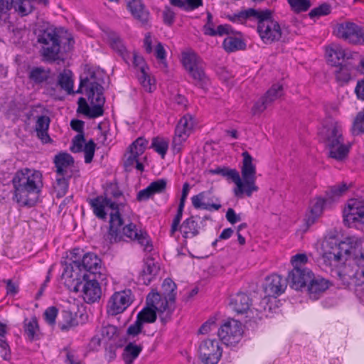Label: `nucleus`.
Wrapping results in <instances>:
<instances>
[{
    "mask_svg": "<svg viewBox=\"0 0 364 364\" xmlns=\"http://www.w3.org/2000/svg\"><path fill=\"white\" fill-rule=\"evenodd\" d=\"M70 262L66 264L61 279L68 288L77 290L79 279L94 277L107 279V271L97 254L85 252L82 249L74 248L70 251Z\"/></svg>",
    "mask_w": 364,
    "mask_h": 364,
    "instance_id": "obj_1",
    "label": "nucleus"
},
{
    "mask_svg": "<svg viewBox=\"0 0 364 364\" xmlns=\"http://www.w3.org/2000/svg\"><path fill=\"white\" fill-rule=\"evenodd\" d=\"M11 183L13 200L22 206H32L43 187L42 173L34 169L22 168L16 172Z\"/></svg>",
    "mask_w": 364,
    "mask_h": 364,
    "instance_id": "obj_2",
    "label": "nucleus"
},
{
    "mask_svg": "<svg viewBox=\"0 0 364 364\" xmlns=\"http://www.w3.org/2000/svg\"><path fill=\"white\" fill-rule=\"evenodd\" d=\"M90 205L94 215L99 219L105 220L107 219V213L106 208L111 209L109 213V222L108 232L105 235V242L112 243L120 239L121 235L119 228L124 223V220L119 213V210L124 207L123 203L112 201L111 198L103 195L97 196L93 198L87 200Z\"/></svg>",
    "mask_w": 364,
    "mask_h": 364,
    "instance_id": "obj_3",
    "label": "nucleus"
},
{
    "mask_svg": "<svg viewBox=\"0 0 364 364\" xmlns=\"http://www.w3.org/2000/svg\"><path fill=\"white\" fill-rule=\"evenodd\" d=\"M238 21L255 19L257 21V32L262 41L266 44L279 41L282 38V30L278 21L273 18L270 9H255L250 8L235 14Z\"/></svg>",
    "mask_w": 364,
    "mask_h": 364,
    "instance_id": "obj_4",
    "label": "nucleus"
},
{
    "mask_svg": "<svg viewBox=\"0 0 364 364\" xmlns=\"http://www.w3.org/2000/svg\"><path fill=\"white\" fill-rule=\"evenodd\" d=\"M162 293L152 291L146 296L149 305H156L159 311V320L166 325L172 318L176 309V284L170 278H166L161 287Z\"/></svg>",
    "mask_w": 364,
    "mask_h": 364,
    "instance_id": "obj_5",
    "label": "nucleus"
},
{
    "mask_svg": "<svg viewBox=\"0 0 364 364\" xmlns=\"http://www.w3.org/2000/svg\"><path fill=\"white\" fill-rule=\"evenodd\" d=\"M338 275L344 285L359 287L364 284V252L347 257L338 271Z\"/></svg>",
    "mask_w": 364,
    "mask_h": 364,
    "instance_id": "obj_6",
    "label": "nucleus"
},
{
    "mask_svg": "<svg viewBox=\"0 0 364 364\" xmlns=\"http://www.w3.org/2000/svg\"><path fill=\"white\" fill-rule=\"evenodd\" d=\"M37 41L42 45L41 55L47 60L55 61L60 50V40L56 29L47 27L40 29L37 34Z\"/></svg>",
    "mask_w": 364,
    "mask_h": 364,
    "instance_id": "obj_7",
    "label": "nucleus"
},
{
    "mask_svg": "<svg viewBox=\"0 0 364 364\" xmlns=\"http://www.w3.org/2000/svg\"><path fill=\"white\" fill-rule=\"evenodd\" d=\"M183 65L194 80V84L205 88L209 82V78L205 73V63L202 59L194 53H185L183 55Z\"/></svg>",
    "mask_w": 364,
    "mask_h": 364,
    "instance_id": "obj_8",
    "label": "nucleus"
},
{
    "mask_svg": "<svg viewBox=\"0 0 364 364\" xmlns=\"http://www.w3.org/2000/svg\"><path fill=\"white\" fill-rule=\"evenodd\" d=\"M242 166L241 168V173L243 178L242 181V196L245 194L247 197H250L253 192L258 191L256 186V166L253 164V158L245 151L242 152Z\"/></svg>",
    "mask_w": 364,
    "mask_h": 364,
    "instance_id": "obj_9",
    "label": "nucleus"
},
{
    "mask_svg": "<svg viewBox=\"0 0 364 364\" xmlns=\"http://www.w3.org/2000/svg\"><path fill=\"white\" fill-rule=\"evenodd\" d=\"M343 223L346 225L363 230L364 200L351 198L343 210Z\"/></svg>",
    "mask_w": 364,
    "mask_h": 364,
    "instance_id": "obj_10",
    "label": "nucleus"
},
{
    "mask_svg": "<svg viewBox=\"0 0 364 364\" xmlns=\"http://www.w3.org/2000/svg\"><path fill=\"white\" fill-rule=\"evenodd\" d=\"M106 279H100L94 277H87L85 279H79L77 290L74 288H68L70 291L74 292L82 293V298L87 304H93L98 301L102 296V289L100 283L105 281Z\"/></svg>",
    "mask_w": 364,
    "mask_h": 364,
    "instance_id": "obj_11",
    "label": "nucleus"
},
{
    "mask_svg": "<svg viewBox=\"0 0 364 364\" xmlns=\"http://www.w3.org/2000/svg\"><path fill=\"white\" fill-rule=\"evenodd\" d=\"M333 33L350 44L364 46V28L354 23L346 21L338 23Z\"/></svg>",
    "mask_w": 364,
    "mask_h": 364,
    "instance_id": "obj_12",
    "label": "nucleus"
},
{
    "mask_svg": "<svg viewBox=\"0 0 364 364\" xmlns=\"http://www.w3.org/2000/svg\"><path fill=\"white\" fill-rule=\"evenodd\" d=\"M123 225L124 223L119 228V231L121 235L120 239L116 242H113L112 244L120 242L123 240V237L125 236L131 240L136 241L137 243L143 247L144 252H151L153 250L152 241L146 231L138 230L136 225L132 223H130L122 228ZM105 242L107 245L110 244L107 242Z\"/></svg>",
    "mask_w": 364,
    "mask_h": 364,
    "instance_id": "obj_13",
    "label": "nucleus"
},
{
    "mask_svg": "<svg viewBox=\"0 0 364 364\" xmlns=\"http://www.w3.org/2000/svg\"><path fill=\"white\" fill-rule=\"evenodd\" d=\"M243 333L242 323L237 320L229 318L218 329V336L226 346H234L242 338Z\"/></svg>",
    "mask_w": 364,
    "mask_h": 364,
    "instance_id": "obj_14",
    "label": "nucleus"
},
{
    "mask_svg": "<svg viewBox=\"0 0 364 364\" xmlns=\"http://www.w3.org/2000/svg\"><path fill=\"white\" fill-rule=\"evenodd\" d=\"M194 123L191 115H184L178 122L175 134L172 140V149L174 153H179L183 149V144L190 136Z\"/></svg>",
    "mask_w": 364,
    "mask_h": 364,
    "instance_id": "obj_15",
    "label": "nucleus"
},
{
    "mask_svg": "<svg viewBox=\"0 0 364 364\" xmlns=\"http://www.w3.org/2000/svg\"><path fill=\"white\" fill-rule=\"evenodd\" d=\"M223 354L220 342L215 339H207L198 347V357L203 364H218Z\"/></svg>",
    "mask_w": 364,
    "mask_h": 364,
    "instance_id": "obj_16",
    "label": "nucleus"
},
{
    "mask_svg": "<svg viewBox=\"0 0 364 364\" xmlns=\"http://www.w3.org/2000/svg\"><path fill=\"white\" fill-rule=\"evenodd\" d=\"M132 302V298L130 290L115 292L108 301L107 312L109 315L116 316L124 311Z\"/></svg>",
    "mask_w": 364,
    "mask_h": 364,
    "instance_id": "obj_17",
    "label": "nucleus"
},
{
    "mask_svg": "<svg viewBox=\"0 0 364 364\" xmlns=\"http://www.w3.org/2000/svg\"><path fill=\"white\" fill-rule=\"evenodd\" d=\"M283 95V87L279 84H274L266 92L264 96L259 99L252 108L253 115L262 113L273 102Z\"/></svg>",
    "mask_w": 364,
    "mask_h": 364,
    "instance_id": "obj_18",
    "label": "nucleus"
},
{
    "mask_svg": "<svg viewBox=\"0 0 364 364\" xmlns=\"http://www.w3.org/2000/svg\"><path fill=\"white\" fill-rule=\"evenodd\" d=\"M326 55L328 63L336 67L348 62V60L353 59L355 55L357 56L358 53L343 49L338 44H332L326 48Z\"/></svg>",
    "mask_w": 364,
    "mask_h": 364,
    "instance_id": "obj_19",
    "label": "nucleus"
},
{
    "mask_svg": "<svg viewBox=\"0 0 364 364\" xmlns=\"http://www.w3.org/2000/svg\"><path fill=\"white\" fill-rule=\"evenodd\" d=\"M133 65L136 68L139 69L137 75L141 85L146 91L149 92H152V90L155 89V80L151 78L148 73L149 68L146 65L144 58L138 55L136 53H134Z\"/></svg>",
    "mask_w": 364,
    "mask_h": 364,
    "instance_id": "obj_20",
    "label": "nucleus"
},
{
    "mask_svg": "<svg viewBox=\"0 0 364 364\" xmlns=\"http://www.w3.org/2000/svg\"><path fill=\"white\" fill-rule=\"evenodd\" d=\"M96 144L92 139L85 143L84 134H77L72 140L70 151L73 153L84 151L85 162L90 164L93 159Z\"/></svg>",
    "mask_w": 364,
    "mask_h": 364,
    "instance_id": "obj_21",
    "label": "nucleus"
},
{
    "mask_svg": "<svg viewBox=\"0 0 364 364\" xmlns=\"http://www.w3.org/2000/svg\"><path fill=\"white\" fill-rule=\"evenodd\" d=\"M312 276V272L303 267H296L289 272L287 281L289 286L295 290H301L305 288Z\"/></svg>",
    "mask_w": 364,
    "mask_h": 364,
    "instance_id": "obj_22",
    "label": "nucleus"
},
{
    "mask_svg": "<svg viewBox=\"0 0 364 364\" xmlns=\"http://www.w3.org/2000/svg\"><path fill=\"white\" fill-rule=\"evenodd\" d=\"M210 173L213 175H220L228 181L235 183L236 187L233 192L235 196L237 198L242 197V181L240 176L239 172L235 168H230L226 166H218L214 169H210Z\"/></svg>",
    "mask_w": 364,
    "mask_h": 364,
    "instance_id": "obj_23",
    "label": "nucleus"
},
{
    "mask_svg": "<svg viewBox=\"0 0 364 364\" xmlns=\"http://www.w3.org/2000/svg\"><path fill=\"white\" fill-rule=\"evenodd\" d=\"M287 288V280L281 276L273 274L266 277L264 291L267 297H277L283 294Z\"/></svg>",
    "mask_w": 364,
    "mask_h": 364,
    "instance_id": "obj_24",
    "label": "nucleus"
},
{
    "mask_svg": "<svg viewBox=\"0 0 364 364\" xmlns=\"http://www.w3.org/2000/svg\"><path fill=\"white\" fill-rule=\"evenodd\" d=\"M55 174L72 177L73 174V167L75 161L73 157L67 152H60L53 158Z\"/></svg>",
    "mask_w": 364,
    "mask_h": 364,
    "instance_id": "obj_25",
    "label": "nucleus"
},
{
    "mask_svg": "<svg viewBox=\"0 0 364 364\" xmlns=\"http://www.w3.org/2000/svg\"><path fill=\"white\" fill-rule=\"evenodd\" d=\"M202 223L199 217L191 215L181 223L178 231L185 240L191 239L199 235Z\"/></svg>",
    "mask_w": 364,
    "mask_h": 364,
    "instance_id": "obj_26",
    "label": "nucleus"
},
{
    "mask_svg": "<svg viewBox=\"0 0 364 364\" xmlns=\"http://www.w3.org/2000/svg\"><path fill=\"white\" fill-rule=\"evenodd\" d=\"M51 70L43 66H33L29 68L28 78L29 81L37 86H43L49 83Z\"/></svg>",
    "mask_w": 364,
    "mask_h": 364,
    "instance_id": "obj_27",
    "label": "nucleus"
},
{
    "mask_svg": "<svg viewBox=\"0 0 364 364\" xmlns=\"http://www.w3.org/2000/svg\"><path fill=\"white\" fill-rule=\"evenodd\" d=\"M127 7L135 19L139 21L142 25L148 23L149 18V12L145 8L141 0H126Z\"/></svg>",
    "mask_w": 364,
    "mask_h": 364,
    "instance_id": "obj_28",
    "label": "nucleus"
},
{
    "mask_svg": "<svg viewBox=\"0 0 364 364\" xmlns=\"http://www.w3.org/2000/svg\"><path fill=\"white\" fill-rule=\"evenodd\" d=\"M105 33L111 48L128 63L129 55L120 36L113 31H107Z\"/></svg>",
    "mask_w": 364,
    "mask_h": 364,
    "instance_id": "obj_29",
    "label": "nucleus"
},
{
    "mask_svg": "<svg viewBox=\"0 0 364 364\" xmlns=\"http://www.w3.org/2000/svg\"><path fill=\"white\" fill-rule=\"evenodd\" d=\"M344 143L343 130L340 124L333 123L328 129L326 138V146L328 149H333L335 146H338Z\"/></svg>",
    "mask_w": 364,
    "mask_h": 364,
    "instance_id": "obj_30",
    "label": "nucleus"
},
{
    "mask_svg": "<svg viewBox=\"0 0 364 364\" xmlns=\"http://www.w3.org/2000/svg\"><path fill=\"white\" fill-rule=\"evenodd\" d=\"M87 97L91 106L98 107L101 109H104L105 98L103 95V87L100 83L95 81L90 83Z\"/></svg>",
    "mask_w": 364,
    "mask_h": 364,
    "instance_id": "obj_31",
    "label": "nucleus"
},
{
    "mask_svg": "<svg viewBox=\"0 0 364 364\" xmlns=\"http://www.w3.org/2000/svg\"><path fill=\"white\" fill-rule=\"evenodd\" d=\"M159 272V266L152 257H149L145 260L139 280L143 284L149 285Z\"/></svg>",
    "mask_w": 364,
    "mask_h": 364,
    "instance_id": "obj_32",
    "label": "nucleus"
},
{
    "mask_svg": "<svg viewBox=\"0 0 364 364\" xmlns=\"http://www.w3.org/2000/svg\"><path fill=\"white\" fill-rule=\"evenodd\" d=\"M251 305L252 299L245 293L238 292L230 297V306L237 314L246 313Z\"/></svg>",
    "mask_w": 364,
    "mask_h": 364,
    "instance_id": "obj_33",
    "label": "nucleus"
},
{
    "mask_svg": "<svg viewBox=\"0 0 364 364\" xmlns=\"http://www.w3.org/2000/svg\"><path fill=\"white\" fill-rule=\"evenodd\" d=\"M328 288V282L322 277H315L312 273V276H310V280H309L307 290L309 296L313 299H316L317 295L321 292H323Z\"/></svg>",
    "mask_w": 364,
    "mask_h": 364,
    "instance_id": "obj_34",
    "label": "nucleus"
},
{
    "mask_svg": "<svg viewBox=\"0 0 364 364\" xmlns=\"http://www.w3.org/2000/svg\"><path fill=\"white\" fill-rule=\"evenodd\" d=\"M50 123V117L46 115H41L38 117L36 120L35 131L36 132L37 136L43 144H47L52 141V139L50 137L48 133Z\"/></svg>",
    "mask_w": 364,
    "mask_h": 364,
    "instance_id": "obj_35",
    "label": "nucleus"
},
{
    "mask_svg": "<svg viewBox=\"0 0 364 364\" xmlns=\"http://www.w3.org/2000/svg\"><path fill=\"white\" fill-rule=\"evenodd\" d=\"M334 75L336 81L341 85L348 83L351 79V73L354 68L350 62H346L335 67Z\"/></svg>",
    "mask_w": 364,
    "mask_h": 364,
    "instance_id": "obj_36",
    "label": "nucleus"
},
{
    "mask_svg": "<svg viewBox=\"0 0 364 364\" xmlns=\"http://www.w3.org/2000/svg\"><path fill=\"white\" fill-rule=\"evenodd\" d=\"M77 105V112L85 114L90 119L99 117L104 114V109H101L98 107H90L84 97L78 99Z\"/></svg>",
    "mask_w": 364,
    "mask_h": 364,
    "instance_id": "obj_37",
    "label": "nucleus"
},
{
    "mask_svg": "<svg viewBox=\"0 0 364 364\" xmlns=\"http://www.w3.org/2000/svg\"><path fill=\"white\" fill-rule=\"evenodd\" d=\"M143 346L134 342H129L122 353V359L125 364H132L142 351Z\"/></svg>",
    "mask_w": 364,
    "mask_h": 364,
    "instance_id": "obj_38",
    "label": "nucleus"
},
{
    "mask_svg": "<svg viewBox=\"0 0 364 364\" xmlns=\"http://www.w3.org/2000/svg\"><path fill=\"white\" fill-rule=\"evenodd\" d=\"M343 246L348 249V257L351 254L355 257V254H359L360 252H364V240L356 236L347 237L345 240L341 241Z\"/></svg>",
    "mask_w": 364,
    "mask_h": 364,
    "instance_id": "obj_39",
    "label": "nucleus"
},
{
    "mask_svg": "<svg viewBox=\"0 0 364 364\" xmlns=\"http://www.w3.org/2000/svg\"><path fill=\"white\" fill-rule=\"evenodd\" d=\"M35 0H13L12 8L23 17L31 14L35 9Z\"/></svg>",
    "mask_w": 364,
    "mask_h": 364,
    "instance_id": "obj_40",
    "label": "nucleus"
},
{
    "mask_svg": "<svg viewBox=\"0 0 364 364\" xmlns=\"http://www.w3.org/2000/svg\"><path fill=\"white\" fill-rule=\"evenodd\" d=\"M156 305H149L146 303V306L144 307L137 314L136 318L141 322L144 323H154L156 320L157 315L159 316V311L156 309Z\"/></svg>",
    "mask_w": 364,
    "mask_h": 364,
    "instance_id": "obj_41",
    "label": "nucleus"
},
{
    "mask_svg": "<svg viewBox=\"0 0 364 364\" xmlns=\"http://www.w3.org/2000/svg\"><path fill=\"white\" fill-rule=\"evenodd\" d=\"M348 189V186L345 183L331 186L326 191L325 198L328 203L335 202L338 200L339 198L341 197L347 191Z\"/></svg>",
    "mask_w": 364,
    "mask_h": 364,
    "instance_id": "obj_42",
    "label": "nucleus"
},
{
    "mask_svg": "<svg viewBox=\"0 0 364 364\" xmlns=\"http://www.w3.org/2000/svg\"><path fill=\"white\" fill-rule=\"evenodd\" d=\"M205 192H200L191 198L192 205L196 209H203L210 211L212 210H218L221 208L220 203H203V200L205 198Z\"/></svg>",
    "mask_w": 364,
    "mask_h": 364,
    "instance_id": "obj_43",
    "label": "nucleus"
},
{
    "mask_svg": "<svg viewBox=\"0 0 364 364\" xmlns=\"http://www.w3.org/2000/svg\"><path fill=\"white\" fill-rule=\"evenodd\" d=\"M72 177L55 174V181L53 183V189L57 198H62L65 196L68 191L69 181Z\"/></svg>",
    "mask_w": 364,
    "mask_h": 364,
    "instance_id": "obj_44",
    "label": "nucleus"
},
{
    "mask_svg": "<svg viewBox=\"0 0 364 364\" xmlns=\"http://www.w3.org/2000/svg\"><path fill=\"white\" fill-rule=\"evenodd\" d=\"M223 46L227 52L232 53L240 50H245L246 44L240 38L228 36L224 39Z\"/></svg>",
    "mask_w": 364,
    "mask_h": 364,
    "instance_id": "obj_45",
    "label": "nucleus"
},
{
    "mask_svg": "<svg viewBox=\"0 0 364 364\" xmlns=\"http://www.w3.org/2000/svg\"><path fill=\"white\" fill-rule=\"evenodd\" d=\"M343 243L337 242L334 240L326 241L323 245V252H330L333 253V256L340 255L344 257H348V249L343 246Z\"/></svg>",
    "mask_w": 364,
    "mask_h": 364,
    "instance_id": "obj_46",
    "label": "nucleus"
},
{
    "mask_svg": "<svg viewBox=\"0 0 364 364\" xmlns=\"http://www.w3.org/2000/svg\"><path fill=\"white\" fill-rule=\"evenodd\" d=\"M350 146V144L344 143L335 146L333 149H328V156L336 161H342L348 157Z\"/></svg>",
    "mask_w": 364,
    "mask_h": 364,
    "instance_id": "obj_47",
    "label": "nucleus"
},
{
    "mask_svg": "<svg viewBox=\"0 0 364 364\" xmlns=\"http://www.w3.org/2000/svg\"><path fill=\"white\" fill-rule=\"evenodd\" d=\"M24 333L30 341H33L37 336L39 331L38 320L36 316L28 318H25L23 321Z\"/></svg>",
    "mask_w": 364,
    "mask_h": 364,
    "instance_id": "obj_48",
    "label": "nucleus"
},
{
    "mask_svg": "<svg viewBox=\"0 0 364 364\" xmlns=\"http://www.w3.org/2000/svg\"><path fill=\"white\" fill-rule=\"evenodd\" d=\"M58 84L63 90H65L68 95L74 94L71 71L68 70L60 73L58 76Z\"/></svg>",
    "mask_w": 364,
    "mask_h": 364,
    "instance_id": "obj_49",
    "label": "nucleus"
},
{
    "mask_svg": "<svg viewBox=\"0 0 364 364\" xmlns=\"http://www.w3.org/2000/svg\"><path fill=\"white\" fill-rule=\"evenodd\" d=\"M151 148L160 154L161 158L164 159L168 149V141L159 136L154 137L152 139Z\"/></svg>",
    "mask_w": 364,
    "mask_h": 364,
    "instance_id": "obj_50",
    "label": "nucleus"
},
{
    "mask_svg": "<svg viewBox=\"0 0 364 364\" xmlns=\"http://www.w3.org/2000/svg\"><path fill=\"white\" fill-rule=\"evenodd\" d=\"M64 321L59 322L58 326L62 331H68L78 325V321L70 311L63 312Z\"/></svg>",
    "mask_w": 364,
    "mask_h": 364,
    "instance_id": "obj_51",
    "label": "nucleus"
},
{
    "mask_svg": "<svg viewBox=\"0 0 364 364\" xmlns=\"http://www.w3.org/2000/svg\"><path fill=\"white\" fill-rule=\"evenodd\" d=\"M351 133L353 136H358L364 134V112H359L354 119L351 127Z\"/></svg>",
    "mask_w": 364,
    "mask_h": 364,
    "instance_id": "obj_52",
    "label": "nucleus"
},
{
    "mask_svg": "<svg viewBox=\"0 0 364 364\" xmlns=\"http://www.w3.org/2000/svg\"><path fill=\"white\" fill-rule=\"evenodd\" d=\"M346 257H347L340 255L333 256V253L330 252H323L322 255L323 263L329 267H337L340 263L343 262Z\"/></svg>",
    "mask_w": 364,
    "mask_h": 364,
    "instance_id": "obj_53",
    "label": "nucleus"
},
{
    "mask_svg": "<svg viewBox=\"0 0 364 364\" xmlns=\"http://www.w3.org/2000/svg\"><path fill=\"white\" fill-rule=\"evenodd\" d=\"M117 328L115 326L103 323L100 328V334L103 339L110 341L117 336Z\"/></svg>",
    "mask_w": 364,
    "mask_h": 364,
    "instance_id": "obj_54",
    "label": "nucleus"
},
{
    "mask_svg": "<svg viewBox=\"0 0 364 364\" xmlns=\"http://www.w3.org/2000/svg\"><path fill=\"white\" fill-rule=\"evenodd\" d=\"M288 3L296 13L306 11L311 6L309 0H288Z\"/></svg>",
    "mask_w": 364,
    "mask_h": 364,
    "instance_id": "obj_55",
    "label": "nucleus"
},
{
    "mask_svg": "<svg viewBox=\"0 0 364 364\" xmlns=\"http://www.w3.org/2000/svg\"><path fill=\"white\" fill-rule=\"evenodd\" d=\"M148 143L149 142L146 139L143 137H139L130 145V151L132 150L133 151L136 152L137 155L141 156L144 152Z\"/></svg>",
    "mask_w": 364,
    "mask_h": 364,
    "instance_id": "obj_56",
    "label": "nucleus"
},
{
    "mask_svg": "<svg viewBox=\"0 0 364 364\" xmlns=\"http://www.w3.org/2000/svg\"><path fill=\"white\" fill-rule=\"evenodd\" d=\"M103 196H107L109 198H111L112 201H117L118 203H122L119 198L124 197L122 191H120L119 187L116 185H111L106 190Z\"/></svg>",
    "mask_w": 364,
    "mask_h": 364,
    "instance_id": "obj_57",
    "label": "nucleus"
},
{
    "mask_svg": "<svg viewBox=\"0 0 364 364\" xmlns=\"http://www.w3.org/2000/svg\"><path fill=\"white\" fill-rule=\"evenodd\" d=\"M331 13V6L326 3L322 4L318 7L313 9L309 12V16L311 18L319 17L321 16L328 15Z\"/></svg>",
    "mask_w": 364,
    "mask_h": 364,
    "instance_id": "obj_58",
    "label": "nucleus"
},
{
    "mask_svg": "<svg viewBox=\"0 0 364 364\" xmlns=\"http://www.w3.org/2000/svg\"><path fill=\"white\" fill-rule=\"evenodd\" d=\"M232 29L230 25L229 24H223L219 25L217 27V29H209V32L208 33V36H222L223 35H229L232 33Z\"/></svg>",
    "mask_w": 364,
    "mask_h": 364,
    "instance_id": "obj_59",
    "label": "nucleus"
},
{
    "mask_svg": "<svg viewBox=\"0 0 364 364\" xmlns=\"http://www.w3.org/2000/svg\"><path fill=\"white\" fill-rule=\"evenodd\" d=\"M166 181L165 179H159L155 181L151 182L149 186L153 193L155 195L156 193H163L166 188Z\"/></svg>",
    "mask_w": 364,
    "mask_h": 364,
    "instance_id": "obj_60",
    "label": "nucleus"
},
{
    "mask_svg": "<svg viewBox=\"0 0 364 364\" xmlns=\"http://www.w3.org/2000/svg\"><path fill=\"white\" fill-rule=\"evenodd\" d=\"M326 198H317L315 201L312 204L311 212L312 215L318 217L320 215L323 211L324 205L327 203Z\"/></svg>",
    "mask_w": 364,
    "mask_h": 364,
    "instance_id": "obj_61",
    "label": "nucleus"
},
{
    "mask_svg": "<svg viewBox=\"0 0 364 364\" xmlns=\"http://www.w3.org/2000/svg\"><path fill=\"white\" fill-rule=\"evenodd\" d=\"M58 310L55 306H50L45 311L43 316L46 321L51 326L55 323Z\"/></svg>",
    "mask_w": 364,
    "mask_h": 364,
    "instance_id": "obj_62",
    "label": "nucleus"
},
{
    "mask_svg": "<svg viewBox=\"0 0 364 364\" xmlns=\"http://www.w3.org/2000/svg\"><path fill=\"white\" fill-rule=\"evenodd\" d=\"M183 211L177 210L176 214L175 215L170 229V236L173 237L176 232L178 230L179 227L181 226V220L182 219Z\"/></svg>",
    "mask_w": 364,
    "mask_h": 364,
    "instance_id": "obj_63",
    "label": "nucleus"
},
{
    "mask_svg": "<svg viewBox=\"0 0 364 364\" xmlns=\"http://www.w3.org/2000/svg\"><path fill=\"white\" fill-rule=\"evenodd\" d=\"M142 328L143 323L136 318L135 322L128 327L127 331V335L134 337L141 332Z\"/></svg>",
    "mask_w": 364,
    "mask_h": 364,
    "instance_id": "obj_64",
    "label": "nucleus"
}]
</instances>
